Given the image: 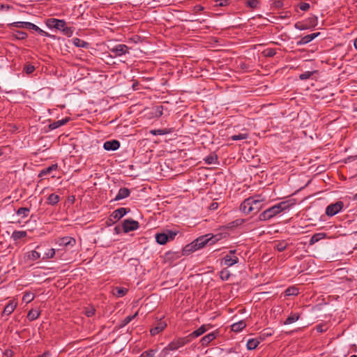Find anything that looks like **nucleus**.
Returning a JSON list of instances; mask_svg holds the SVG:
<instances>
[{"instance_id":"nucleus-1","label":"nucleus","mask_w":357,"mask_h":357,"mask_svg":"<svg viewBox=\"0 0 357 357\" xmlns=\"http://www.w3.org/2000/svg\"><path fill=\"white\" fill-rule=\"evenodd\" d=\"M264 199L260 195L245 199L240 205V211L245 214L257 213L263 208Z\"/></svg>"},{"instance_id":"nucleus-2","label":"nucleus","mask_w":357,"mask_h":357,"mask_svg":"<svg viewBox=\"0 0 357 357\" xmlns=\"http://www.w3.org/2000/svg\"><path fill=\"white\" fill-rule=\"evenodd\" d=\"M289 207L290 204L288 201L281 202L260 213L259 215V220L260 221L268 220L282 211L289 209Z\"/></svg>"},{"instance_id":"nucleus-3","label":"nucleus","mask_w":357,"mask_h":357,"mask_svg":"<svg viewBox=\"0 0 357 357\" xmlns=\"http://www.w3.org/2000/svg\"><path fill=\"white\" fill-rule=\"evenodd\" d=\"M45 24L49 29H55L67 37H71L74 32L73 27L66 26V22L64 20L48 18L45 20Z\"/></svg>"},{"instance_id":"nucleus-4","label":"nucleus","mask_w":357,"mask_h":357,"mask_svg":"<svg viewBox=\"0 0 357 357\" xmlns=\"http://www.w3.org/2000/svg\"><path fill=\"white\" fill-rule=\"evenodd\" d=\"M222 238V234L220 233L215 235H211L209 234L199 236L194 241L197 250H199L204 248L208 243H209L210 245L214 244L217 241H220Z\"/></svg>"},{"instance_id":"nucleus-5","label":"nucleus","mask_w":357,"mask_h":357,"mask_svg":"<svg viewBox=\"0 0 357 357\" xmlns=\"http://www.w3.org/2000/svg\"><path fill=\"white\" fill-rule=\"evenodd\" d=\"M222 238V234L220 233L215 235H211L209 234L199 236L194 241L197 250H199L204 248L208 243H209L210 245L214 244L217 241H220Z\"/></svg>"},{"instance_id":"nucleus-6","label":"nucleus","mask_w":357,"mask_h":357,"mask_svg":"<svg viewBox=\"0 0 357 357\" xmlns=\"http://www.w3.org/2000/svg\"><path fill=\"white\" fill-rule=\"evenodd\" d=\"M109 50L114 55L112 57H117L123 56L129 52V48L124 44H117L113 46L108 47Z\"/></svg>"},{"instance_id":"nucleus-7","label":"nucleus","mask_w":357,"mask_h":357,"mask_svg":"<svg viewBox=\"0 0 357 357\" xmlns=\"http://www.w3.org/2000/svg\"><path fill=\"white\" fill-rule=\"evenodd\" d=\"M344 207V203L342 201H337L335 203L329 204L326 208V214L332 217L340 212Z\"/></svg>"},{"instance_id":"nucleus-8","label":"nucleus","mask_w":357,"mask_h":357,"mask_svg":"<svg viewBox=\"0 0 357 357\" xmlns=\"http://www.w3.org/2000/svg\"><path fill=\"white\" fill-rule=\"evenodd\" d=\"M139 228V222L132 219H126L123 222V229L125 233L135 231Z\"/></svg>"},{"instance_id":"nucleus-9","label":"nucleus","mask_w":357,"mask_h":357,"mask_svg":"<svg viewBox=\"0 0 357 357\" xmlns=\"http://www.w3.org/2000/svg\"><path fill=\"white\" fill-rule=\"evenodd\" d=\"M190 342V337L188 336L179 338L176 341L171 342L169 344V349H171L172 351H175L180 347H183L185 344H188Z\"/></svg>"},{"instance_id":"nucleus-10","label":"nucleus","mask_w":357,"mask_h":357,"mask_svg":"<svg viewBox=\"0 0 357 357\" xmlns=\"http://www.w3.org/2000/svg\"><path fill=\"white\" fill-rule=\"evenodd\" d=\"M319 35H320L319 32L313 33L311 34L306 35V36L302 37L299 40H298L296 42V45L298 46L306 45V44L309 43L310 42H311L312 40H313L314 38H316Z\"/></svg>"},{"instance_id":"nucleus-11","label":"nucleus","mask_w":357,"mask_h":357,"mask_svg":"<svg viewBox=\"0 0 357 357\" xmlns=\"http://www.w3.org/2000/svg\"><path fill=\"white\" fill-rule=\"evenodd\" d=\"M238 262V258L235 255H226L222 259V264L227 266H231Z\"/></svg>"},{"instance_id":"nucleus-12","label":"nucleus","mask_w":357,"mask_h":357,"mask_svg":"<svg viewBox=\"0 0 357 357\" xmlns=\"http://www.w3.org/2000/svg\"><path fill=\"white\" fill-rule=\"evenodd\" d=\"M120 147V142L116 139L106 141L103 144V148L106 151H116Z\"/></svg>"},{"instance_id":"nucleus-13","label":"nucleus","mask_w":357,"mask_h":357,"mask_svg":"<svg viewBox=\"0 0 357 357\" xmlns=\"http://www.w3.org/2000/svg\"><path fill=\"white\" fill-rule=\"evenodd\" d=\"M130 211V209L126 208H119L114 211L111 215V216L116 220H120L121 218H123L128 212Z\"/></svg>"},{"instance_id":"nucleus-14","label":"nucleus","mask_w":357,"mask_h":357,"mask_svg":"<svg viewBox=\"0 0 357 357\" xmlns=\"http://www.w3.org/2000/svg\"><path fill=\"white\" fill-rule=\"evenodd\" d=\"M208 329V327L206 325H202L199 328L194 331L192 333H191L189 335H188L190 337V340L196 338L202 334H204L207 330Z\"/></svg>"},{"instance_id":"nucleus-15","label":"nucleus","mask_w":357,"mask_h":357,"mask_svg":"<svg viewBox=\"0 0 357 357\" xmlns=\"http://www.w3.org/2000/svg\"><path fill=\"white\" fill-rule=\"evenodd\" d=\"M75 244V239L73 237L65 236L59 240V245L60 246L67 247L73 246Z\"/></svg>"},{"instance_id":"nucleus-16","label":"nucleus","mask_w":357,"mask_h":357,"mask_svg":"<svg viewBox=\"0 0 357 357\" xmlns=\"http://www.w3.org/2000/svg\"><path fill=\"white\" fill-rule=\"evenodd\" d=\"M130 194V191L127 188H121L119 189L117 195H116L115 198L114 199V201H119L123 199H125L128 197Z\"/></svg>"},{"instance_id":"nucleus-17","label":"nucleus","mask_w":357,"mask_h":357,"mask_svg":"<svg viewBox=\"0 0 357 357\" xmlns=\"http://www.w3.org/2000/svg\"><path fill=\"white\" fill-rule=\"evenodd\" d=\"M166 326H167V324L165 321H158L157 323L156 326L151 329L150 332H151V335H155L158 334L160 332L162 331L165 328Z\"/></svg>"},{"instance_id":"nucleus-18","label":"nucleus","mask_w":357,"mask_h":357,"mask_svg":"<svg viewBox=\"0 0 357 357\" xmlns=\"http://www.w3.org/2000/svg\"><path fill=\"white\" fill-rule=\"evenodd\" d=\"M217 336V333L215 332H212V333H210L207 335H206L205 336H204L200 342L202 343V344L203 346H206L208 345L212 340H213Z\"/></svg>"},{"instance_id":"nucleus-19","label":"nucleus","mask_w":357,"mask_h":357,"mask_svg":"<svg viewBox=\"0 0 357 357\" xmlns=\"http://www.w3.org/2000/svg\"><path fill=\"white\" fill-rule=\"evenodd\" d=\"M58 168L57 164H53L48 167L44 168L39 174L40 177H43L46 175L51 174L53 171L56 170Z\"/></svg>"},{"instance_id":"nucleus-20","label":"nucleus","mask_w":357,"mask_h":357,"mask_svg":"<svg viewBox=\"0 0 357 357\" xmlns=\"http://www.w3.org/2000/svg\"><path fill=\"white\" fill-rule=\"evenodd\" d=\"M73 44L77 47L88 48L89 43L78 38L72 39Z\"/></svg>"},{"instance_id":"nucleus-21","label":"nucleus","mask_w":357,"mask_h":357,"mask_svg":"<svg viewBox=\"0 0 357 357\" xmlns=\"http://www.w3.org/2000/svg\"><path fill=\"white\" fill-rule=\"evenodd\" d=\"M197 250V248L195 245V241H192L191 243L186 245L183 250V255H188L191 252Z\"/></svg>"},{"instance_id":"nucleus-22","label":"nucleus","mask_w":357,"mask_h":357,"mask_svg":"<svg viewBox=\"0 0 357 357\" xmlns=\"http://www.w3.org/2000/svg\"><path fill=\"white\" fill-rule=\"evenodd\" d=\"M68 121V119H63L61 120H58L56 121H54L53 123L49 125V128L50 130H55L63 125H65Z\"/></svg>"},{"instance_id":"nucleus-23","label":"nucleus","mask_w":357,"mask_h":357,"mask_svg":"<svg viewBox=\"0 0 357 357\" xmlns=\"http://www.w3.org/2000/svg\"><path fill=\"white\" fill-rule=\"evenodd\" d=\"M300 318V314L298 313H291L290 315L284 321V325L291 324L296 321H298Z\"/></svg>"},{"instance_id":"nucleus-24","label":"nucleus","mask_w":357,"mask_h":357,"mask_svg":"<svg viewBox=\"0 0 357 357\" xmlns=\"http://www.w3.org/2000/svg\"><path fill=\"white\" fill-rule=\"evenodd\" d=\"M17 304L13 301H10L4 307L3 314L10 315L15 309Z\"/></svg>"},{"instance_id":"nucleus-25","label":"nucleus","mask_w":357,"mask_h":357,"mask_svg":"<svg viewBox=\"0 0 357 357\" xmlns=\"http://www.w3.org/2000/svg\"><path fill=\"white\" fill-rule=\"evenodd\" d=\"M246 326L244 321L241 320L231 325V330L234 332H240Z\"/></svg>"},{"instance_id":"nucleus-26","label":"nucleus","mask_w":357,"mask_h":357,"mask_svg":"<svg viewBox=\"0 0 357 357\" xmlns=\"http://www.w3.org/2000/svg\"><path fill=\"white\" fill-rule=\"evenodd\" d=\"M25 257L27 260L36 261L40 258V254L36 250H32L26 253Z\"/></svg>"},{"instance_id":"nucleus-27","label":"nucleus","mask_w":357,"mask_h":357,"mask_svg":"<svg viewBox=\"0 0 357 357\" xmlns=\"http://www.w3.org/2000/svg\"><path fill=\"white\" fill-rule=\"evenodd\" d=\"M156 242L160 245L165 244L167 241V236L165 234V232L157 234L155 235Z\"/></svg>"},{"instance_id":"nucleus-28","label":"nucleus","mask_w":357,"mask_h":357,"mask_svg":"<svg viewBox=\"0 0 357 357\" xmlns=\"http://www.w3.org/2000/svg\"><path fill=\"white\" fill-rule=\"evenodd\" d=\"M10 26H15L17 28L29 29L31 22H15L9 24Z\"/></svg>"},{"instance_id":"nucleus-29","label":"nucleus","mask_w":357,"mask_h":357,"mask_svg":"<svg viewBox=\"0 0 357 357\" xmlns=\"http://www.w3.org/2000/svg\"><path fill=\"white\" fill-rule=\"evenodd\" d=\"M60 200V197L58 195L52 193L49 195L47 198V204L52 206L56 204Z\"/></svg>"},{"instance_id":"nucleus-30","label":"nucleus","mask_w":357,"mask_h":357,"mask_svg":"<svg viewBox=\"0 0 357 357\" xmlns=\"http://www.w3.org/2000/svg\"><path fill=\"white\" fill-rule=\"evenodd\" d=\"M259 344V341L257 339L252 338L249 339L247 342V349L248 350H253L257 347Z\"/></svg>"},{"instance_id":"nucleus-31","label":"nucleus","mask_w":357,"mask_h":357,"mask_svg":"<svg viewBox=\"0 0 357 357\" xmlns=\"http://www.w3.org/2000/svg\"><path fill=\"white\" fill-rule=\"evenodd\" d=\"M26 236V231H15L12 234V238L14 241L20 240Z\"/></svg>"},{"instance_id":"nucleus-32","label":"nucleus","mask_w":357,"mask_h":357,"mask_svg":"<svg viewBox=\"0 0 357 357\" xmlns=\"http://www.w3.org/2000/svg\"><path fill=\"white\" fill-rule=\"evenodd\" d=\"M40 314L38 310H31L27 314V318L29 321H33L40 316Z\"/></svg>"},{"instance_id":"nucleus-33","label":"nucleus","mask_w":357,"mask_h":357,"mask_svg":"<svg viewBox=\"0 0 357 357\" xmlns=\"http://www.w3.org/2000/svg\"><path fill=\"white\" fill-rule=\"evenodd\" d=\"M326 234L324 233H317L314 234L310 240V244L312 245L318 242L319 240L324 238Z\"/></svg>"},{"instance_id":"nucleus-34","label":"nucleus","mask_w":357,"mask_h":357,"mask_svg":"<svg viewBox=\"0 0 357 357\" xmlns=\"http://www.w3.org/2000/svg\"><path fill=\"white\" fill-rule=\"evenodd\" d=\"M287 246H288V243L284 241H279V242L276 243L275 245V248L279 252L284 251L287 248Z\"/></svg>"},{"instance_id":"nucleus-35","label":"nucleus","mask_w":357,"mask_h":357,"mask_svg":"<svg viewBox=\"0 0 357 357\" xmlns=\"http://www.w3.org/2000/svg\"><path fill=\"white\" fill-rule=\"evenodd\" d=\"M13 36L17 40H24L28 37L27 33L22 31H15Z\"/></svg>"},{"instance_id":"nucleus-36","label":"nucleus","mask_w":357,"mask_h":357,"mask_svg":"<svg viewBox=\"0 0 357 357\" xmlns=\"http://www.w3.org/2000/svg\"><path fill=\"white\" fill-rule=\"evenodd\" d=\"M157 351H158L156 349H149L143 351L139 357H154Z\"/></svg>"},{"instance_id":"nucleus-37","label":"nucleus","mask_w":357,"mask_h":357,"mask_svg":"<svg viewBox=\"0 0 357 357\" xmlns=\"http://www.w3.org/2000/svg\"><path fill=\"white\" fill-rule=\"evenodd\" d=\"M54 255H55V250L53 248H51V249L48 250V251L44 254V255L42 257V259L47 260L49 259H52L54 257Z\"/></svg>"},{"instance_id":"nucleus-38","label":"nucleus","mask_w":357,"mask_h":357,"mask_svg":"<svg viewBox=\"0 0 357 357\" xmlns=\"http://www.w3.org/2000/svg\"><path fill=\"white\" fill-rule=\"evenodd\" d=\"M248 137V135L247 133H240L238 135H234L231 137V140L233 141H238L245 139Z\"/></svg>"},{"instance_id":"nucleus-39","label":"nucleus","mask_w":357,"mask_h":357,"mask_svg":"<svg viewBox=\"0 0 357 357\" xmlns=\"http://www.w3.org/2000/svg\"><path fill=\"white\" fill-rule=\"evenodd\" d=\"M29 208H25V207H22V208H20L17 211V215H21L22 216L23 218H26L29 215Z\"/></svg>"},{"instance_id":"nucleus-40","label":"nucleus","mask_w":357,"mask_h":357,"mask_svg":"<svg viewBox=\"0 0 357 357\" xmlns=\"http://www.w3.org/2000/svg\"><path fill=\"white\" fill-rule=\"evenodd\" d=\"M34 294L31 292H26L23 296L22 300L24 302L28 303L32 301L34 299Z\"/></svg>"},{"instance_id":"nucleus-41","label":"nucleus","mask_w":357,"mask_h":357,"mask_svg":"<svg viewBox=\"0 0 357 357\" xmlns=\"http://www.w3.org/2000/svg\"><path fill=\"white\" fill-rule=\"evenodd\" d=\"M165 234L167 236V241H172L174 240L175 236L177 235L176 231H172V230H166L164 231Z\"/></svg>"},{"instance_id":"nucleus-42","label":"nucleus","mask_w":357,"mask_h":357,"mask_svg":"<svg viewBox=\"0 0 357 357\" xmlns=\"http://www.w3.org/2000/svg\"><path fill=\"white\" fill-rule=\"evenodd\" d=\"M128 292V289L126 288H124V287H117L116 288V293L115 294V295L117 296V297H123V296H125Z\"/></svg>"},{"instance_id":"nucleus-43","label":"nucleus","mask_w":357,"mask_h":357,"mask_svg":"<svg viewBox=\"0 0 357 357\" xmlns=\"http://www.w3.org/2000/svg\"><path fill=\"white\" fill-rule=\"evenodd\" d=\"M285 294L287 296H296L298 294V290L295 287H290L286 289Z\"/></svg>"},{"instance_id":"nucleus-44","label":"nucleus","mask_w":357,"mask_h":357,"mask_svg":"<svg viewBox=\"0 0 357 357\" xmlns=\"http://www.w3.org/2000/svg\"><path fill=\"white\" fill-rule=\"evenodd\" d=\"M34 70L35 67L29 63H26L24 66V70L28 75L32 73L34 71Z\"/></svg>"},{"instance_id":"nucleus-45","label":"nucleus","mask_w":357,"mask_h":357,"mask_svg":"<svg viewBox=\"0 0 357 357\" xmlns=\"http://www.w3.org/2000/svg\"><path fill=\"white\" fill-rule=\"evenodd\" d=\"M314 72H310V71H305L303 73H301L300 75H299V78L301 79V80H305V79H309L312 75H313Z\"/></svg>"},{"instance_id":"nucleus-46","label":"nucleus","mask_w":357,"mask_h":357,"mask_svg":"<svg viewBox=\"0 0 357 357\" xmlns=\"http://www.w3.org/2000/svg\"><path fill=\"white\" fill-rule=\"evenodd\" d=\"M172 351L171 349H169V344L165 347L158 354V357H167L169 355V351Z\"/></svg>"},{"instance_id":"nucleus-47","label":"nucleus","mask_w":357,"mask_h":357,"mask_svg":"<svg viewBox=\"0 0 357 357\" xmlns=\"http://www.w3.org/2000/svg\"><path fill=\"white\" fill-rule=\"evenodd\" d=\"M259 3V2L258 0H248L246 2L247 6L252 8H256Z\"/></svg>"},{"instance_id":"nucleus-48","label":"nucleus","mask_w":357,"mask_h":357,"mask_svg":"<svg viewBox=\"0 0 357 357\" xmlns=\"http://www.w3.org/2000/svg\"><path fill=\"white\" fill-rule=\"evenodd\" d=\"M229 276L230 274L227 270H223L220 272V278L224 281L228 280Z\"/></svg>"},{"instance_id":"nucleus-49","label":"nucleus","mask_w":357,"mask_h":357,"mask_svg":"<svg viewBox=\"0 0 357 357\" xmlns=\"http://www.w3.org/2000/svg\"><path fill=\"white\" fill-rule=\"evenodd\" d=\"M265 55L268 57H272L275 55L276 51L275 49L273 48H267L264 51Z\"/></svg>"},{"instance_id":"nucleus-50","label":"nucleus","mask_w":357,"mask_h":357,"mask_svg":"<svg viewBox=\"0 0 357 357\" xmlns=\"http://www.w3.org/2000/svg\"><path fill=\"white\" fill-rule=\"evenodd\" d=\"M128 264L130 266H132L135 267V268L136 269L137 266L139 264V260L137 259L131 258V259H130L128 260Z\"/></svg>"},{"instance_id":"nucleus-51","label":"nucleus","mask_w":357,"mask_h":357,"mask_svg":"<svg viewBox=\"0 0 357 357\" xmlns=\"http://www.w3.org/2000/svg\"><path fill=\"white\" fill-rule=\"evenodd\" d=\"M150 132L153 135H163L167 133V132L163 129L152 130Z\"/></svg>"},{"instance_id":"nucleus-52","label":"nucleus","mask_w":357,"mask_h":357,"mask_svg":"<svg viewBox=\"0 0 357 357\" xmlns=\"http://www.w3.org/2000/svg\"><path fill=\"white\" fill-rule=\"evenodd\" d=\"M294 27L296 29H298V30H305L307 29V25H305L303 24H302L301 22H296L295 24H294Z\"/></svg>"},{"instance_id":"nucleus-53","label":"nucleus","mask_w":357,"mask_h":357,"mask_svg":"<svg viewBox=\"0 0 357 357\" xmlns=\"http://www.w3.org/2000/svg\"><path fill=\"white\" fill-rule=\"evenodd\" d=\"M245 222V220L243 219H237L231 222H230V225H233V226H240L242 224Z\"/></svg>"},{"instance_id":"nucleus-54","label":"nucleus","mask_w":357,"mask_h":357,"mask_svg":"<svg viewBox=\"0 0 357 357\" xmlns=\"http://www.w3.org/2000/svg\"><path fill=\"white\" fill-rule=\"evenodd\" d=\"M137 315V313H135L134 315L132 316H128L126 317L124 320H123V324L124 325H126L128 324V323H130L136 316Z\"/></svg>"},{"instance_id":"nucleus-55","label":"nucleus","mask_w":357,"mask_h":357,"mask_svg":"<svg viewBox=\"0 0 357 357\" xmlns=\"http://www.w3.org/2000/svg\"><path fill=\"white\" fill-rule=\"evenodd\" d=\"M95 314V309L93 308V307H91V308H88L85 310V314L88 317H90L91 316H93V314Z\"/></svg>"},{"instance_id":"nucleus-56","label":"nucleus","mask_w":357,"mask_h":357,"mask_svg":"<svg viewBox=\"0 0 357 357\" xmlns=\"http://www.w3.org/2000/svg\"><path fill=\"white\" fill-rule=\"evenodd\" d=\"M299 8L301 10L307 11L310 8V4L308 3H301Z\"/></svg>"},{"instance_id":"nucleus-57","label":"nucleus","mask_w":357,"mask_h":357,"mask_svg":"<svg viewBox=\"0 0 357 357\" xmlns=\"http://www.w3.org/2000/svg\"><path fill=\"white\" fill-rule=\"evenodd\" d=\"M38 33L42 36H45L46 37H48V38H54V36L50 34L49 33L43 31V29H41L40 28H39V30L38 31Z\"/></svg>"},{"instance_id":"nucleus-58","label":"nucleus","mask_w":357,"mask_h":357,"mask_svg":"<svg viewBox=\"0 0 357 357\" xmlns=\"http://www.w3.org/2000/svg\"><path fill=\"white\" fill-rule=\"evenodd\" d=\"M217 2L220 6H226L229 3V0H218Z\"/></svg>"},{"instance_id":"nucleus-59","label":"nucleus","mask_w":357,"mask_h":357,"mask_svg":"<svg viewBox=\"0 0 357 357\" xmlns=\"http://www.w3.org/2000/svg\"><path fill=\"white\" fill-rule=\"evenodd\" d=\"M317 332L319 333H324L326 331V328L325 326L323 325H319L316 327Z\"/></svg>"},{"instance_id":"nucleus-60","label":"nucleus","mask_w":357,"mask_h":357,"mask_svg":"<svg viewBox=\"0 0 357 357\" xmlns=\"http://www.w3.org/2000/svg\"><path fill=\"white\" fill-rule=\"evenodd\" d=\"M203 9H204V8L202 6L196 5L193 8V11L195 13H199V12L202 11Z\"/></svg>"},{"instance_id":"nucleus-61","label":"nucleus","mask_w":357,"mask_h":357,"mask_svg":"<svg viewBox=\"0 0 357 357\" xmlns=\"http://www.w3.org/2000/svg\"><path fill=\"white\" fill-rule=\"evenodd\" d=\"M39 28L38 26H36V24H33L31 22V26H29V29H33L35 31L38 32V30H39Z\"/></svg>"},{"instance_id":"nucleus-62","label":"nucleus","mask_w":357,"mask_h":357,"mask_svg":"<svg viewBox=\"0 0 357 357\" xmlns=\"http://www.w3.org/2000/svg\"><path fill=\"white\" fill-rule=\"evenodd\" d=\"M274 4H275V6L277 8H281L283 6V3L280 0L275 1Z\"/></svg>"},{"instance_id":"nucleus-63","label":"nucleus","mask_w":357,"mask_h":357,"mask_svg":"<svg viewBox=\"0 0 357 357\" xmlns=\"http://www.w3.org/2000/svg\"><path fill=\"white\" fill-rule=\"evenodd\" d=\"M206 162L208 165H211L214 163V158L213 157L207 158L205 160Z\"/></svg>"},{"instance_id":"nucleus-64","label":"nucleus","mask_w":357,"mask_h":357,"mask_svg":"<svg viewBox=\"0 0 357 357\" xmlns=\"http://www.w3.org/2000/svg\"><path fill=\"white\" fill-rule=\"evenodd\" d=\"M162 109H163L162 106H160V107H157L156 112H157V113H158L159 116H161L162 114Z\"/></svg>"}]
</instances>
